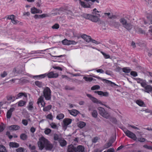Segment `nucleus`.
<instances>
[{
  "instance_id": "nucleus-9",
  "label": "nucleus",
  "mask_w": 152,
  "mask_h": 152,
  "mask_svg": "<svg viewBox=\"0 0 152 152\" xmlns=\"http://www.w3.org/2000/svg\"><path fill=\"white\" fill-rule=\"evenodd\" d=\"M72 121V120L69 118H65L63 121L64 123L63 128L64 130L66 129V126L70 124Z\"/></svg>"
},
{
  "instance_id": "nucleus-31",
  "label": "nucleus",
  "mask_w": 152,
  "mask_h": 152,
  "mask_svg": "<svg viewBox=\"0 0 152 152\" xmlns=\"http://www.w3.org/2000/svg\"><path fill=\"white\" fill-rule=\"evenodd\" d=\"M0 152H7L5 147L2 145H0Z\"/></svg>"
},
{
  "instance_id": "nucleus-38",
  "label": "nucleus",
  "mask_w": 152,
  "mask_h": 152,
  "mask_svg": "<svg viewBox=\"0 0 152 152\" xmlns=\"http://www.w3.org/2000/svg\"><path fill=\"white\" fill-rule=\"evenodd\" d=\"M83 78L86 81L90 82L93 80V78L91 77H88L84 76V77Z\"/></svg>"
},
{
  "instance_id": "nucleus-43",
  "label": "nucleus",
  "mask_w": 152,
  "mask_h": 152,
  "mask_svg": "<svg viewBox=\"0 0 152 152\" xmlns=\"http://www.w3.org/2000/svg\"><path fill=\"white\" fill-rule=\"evenodd\" d=\"M40 51L37 50V51H32L31 52L29 53V55H32L35 54L39 53H40Z\"/></svg>"
},
{
  "instance_id": "nucleus-53",
  "label": "nucleus",
  "mask_w": 152,
  "mask_h": 152,
  "mask_svg": "<svg viewBox=\"0 0 152 152\" xmlns=\"http://www.w3.org/2000/svg\"><path fill=\"white\" fill-rule=\"evenodd\" d=\"M137 81V82L138 83H139L141 84L142 81V80H143L141 79L140 78H136L135 79Z\"/></svg>"
},
{
  "instance_id": "nucleus-46",
  "label": "nucleus",
  "mask_w": 152,
  "mask_h": 152,
  "mask_svg": "<svg viewBox=\"0 0 152 152\" xmlns=\"http://www.w3.org/2000/svg\"><path fill=\"white\" fill-rule=\"evenodd\" d=\"M50 126L53 129H56L57 128V125L55 123H51L50 124Z\"/></svg>"
},
{
  "instance_id": "nucleus-52",
  "label": "nucleus",
  "mask_w": 152,
  "mask_h": 152,
  "mask_svg": "<svg viewBox=\"0 0 152 152\" xmlns=\"http://www.w3.org/2000/svg\"><path fill=\"white\" fill-rule=\"evenodd\" d=\"M143 147L146 148L148 149L152 150V147L151 146H149L146 145H144Z\"/></svg>"
},
{
  "instance_id": "nucleus-54",
  "label": "nucleus",
  "mask_w": 152,
  "mask_h": 152,
  "mask_svg": "<svg viewBox=\"0 0 152 152\" xmlns=\"http://www.w3.org/2000/svg\"><path fill=\"white\" fill-rule=\"evenodd\" d=\"M47 118L50 120H52L53 116L51 114H50L47 115Z\"/></svg>"
},
{
  "instance_id": "nucleus-21",
  "label": "nucleus",
  "mask_w": 152,
  "mask_h": 152,
  "mask_svg": "<svg viewBox=\"0 0 152 152\" xmlns=\"http://www.w3.org/2000/svg\"><path fill=\"white\" fill-rule=\"evenodd\" d=\"M9 146L11 148H17L19 146V144L15 142H10L9 143Z\"/></svg>"
},
{
  "instance_id": "nucleus-48",
  "label": "nucleus",
  "mask_w": 152,
  "mask_h": 152,
  "mask_svg": "<svg viewBox=\"0 0 152 152\" xmlns=\"http://www.w3.org/2000/svg\"><path fill=\"white\" fill-rule=\"evenodd\" d=\"M130 74L134 77L137 76V72L135 71H132L131 72Z\"/></svg>"
},
{
  "instance_id": "nucleus-64",
  "label": "nucleus",
  "mask_w": 152,
  "mask_h": 152,
  "mask_svg": "<svg viewBox=\"0 0 152 152\" xmlns=\"http://www.w3.org/2000/svg\"><path fill=\"white\" fill-rule=\"evenodd\" d=\"M30 14V13L29 12H25L23 13V15H26L27 16H29Z\"/></svg>"
},
{
  "instance_id": "nucleus-49",
  "label": "nucleus",
  "mask_w": 152,
  "mask_h": 152,
  "mask_svg": "<svg viewBox=\"0 0 152 152\" xmlns=\"http://www.w3.org/2000/svg\"><path fill=\"white\" fill-rule=\"evenodd\" d=\"M59 25L58 24H56L52 26V28L53 29H58L59 28Z\"/></svg>"
},
{
  "instance_id": "nucleus-23",
  "label": "nucleus",
  "mask_w": 152,
  "mask_h": 152,
  "mask_svg": "<svg viewBox=\"0 0 152 152\" xmlns=\"http://www.w3.org/2000/svg\"><path fill=\"white\" fill-rule=\"evenodd\" d=\"M7 99L8 101L10 102H13L16 99L15 97L12 96H7Z\"/></svg>"
},
{
  "instance_id": "nucleus-13",
  "label": "nucleus",
  "mask_w": 152,
  "mask_h": 152,
  "mask_svg": "<svg viewBox=\"0 0 152 152\" xmlns=\"http://www.w3.org/2000/svg\"><path fill=\"white\" fill-rule=\"evenodd\" d=\"M37 104L39 105L40 104L42 107H44L45 106V103L44 101V98L43 97L41 96L39 97L37 101Z\"/></svg>"
},
{
  "instance_id": "nucleus-28",
  "label": "nucleus",
  "mask_w": 152,
  "mask_h": 152,
  "mask_svg": "<svg viewBox=\"0 0 152 152\" xmlns=\"http://www.w3.org/2000/svg\"><path fill=\"white\" fill-rule=\"evenodd\" d=\"M35 84L39 87H41L43 86V84L41 82L37 81L35 82Z\"/></svg>"
},
{
  "instance_id": "nucleus-37",
  "label": "nucleus",
  "mask_w": 152,
  "mask_h": 152,
  "mask_svg": "<svg viewBox=\"0 0 152 152\" xmlns=\"http://www.w3.org/2000/svg\"><path fill=\"white\" fill-rule=\"evenodd\" d=\"M101 53L103 55L105 58L107 59L110 58V56L109 55L107 54L102 51H101Z\"/></svg>"
},
{
  "instance_id": "nucleus-30",
  "label": "nucleus",
  "mask_w": 152,
  "mask_h": 152,
  "mask_svg": "<svg viewBox=\"0 0 152 152\" xmlns=\"http://www.w3.org/2000/svg\"><path fill=\"white\" fill-rule=\"evenodd\" d=\"M26 102L22 100H20L18 102V105L19 106H24L26 103Z\"/></svg>"
},
{
  "instance_id": "nucleus-7",
  "label": "nucleus",
  "mask_w": 152,
  "mask_h": 152,
  "mask_svg": "<svg viewBox=\"0 0 152 152\" xmlns=\"http://www.w3.org/2000/svg\"><path fill=\"white\" fill-rule=\"evenodd\" d=\"M86 95L93 102L97 104L104 105L100 100H98L96 98L93 97L91 94H86Z\"/></svg>"
},
{
  "instance_id": "nucleus-18",
  "label": "nucleus",
  "mask_w": 152,
  "mask_h": 152,
  "mask_svg": "<svg viewBox=\"0 0 152 152\" xmlns=\"http://www.w3.org/2000/svg\"><path fill=\"white\" fill-rule=\"evenodd\" d=\"M93 76L95 78H96L97 79H100L102 80L103 82H104L105 83H107L110 84H113L114 85H116L114 83L112 82L109 80H107L103 79L102 78L98 77V76Z\"/></svg>"
},
{
  "instance_id": "nucleus-32",
  "label": "nucleus",
  "mask_w": 152,
  "mask_h": 152,
  "mask_svg": "<svg viewBox=\"0 0 152 152\" xmlns=\"http://www.w3.org/2000/svg\"><path fill=\"white\" fill-rule=\"evenodd\" d=\"M123 71L126 73H129L131 69L128 67H125L122 69Z\"/></svg>"
},
{
  "instance_id": "nucleus-39",
  "label": "nucleus",
  "mask_w": 152,
  "mask_h": 152,
  "mask_svg": "<svg viewBox=\"0 0 152 152\" xmlns=\"http://www.w3.org/2000/svg\"><path fill=\"white\" fill-rule=\"evenodd\" d=\"M64 117V115L62 113H60L58 114L56 117V118L58 120H60L63 119Z\"/></svg>"
},
{
  "instance_id": "nucleus-27",
  "label": "nucleus",
  "mask_w": 152,
  "mask_h": 152,
  "mask_svg": "<svg viewBox=\"0 0 152 152\" xmlns=\"http://www.w3.org/2000/svg\"><path fill=\"white\" fill-rule=\"evenodd\" d=\"M86 125V123L82 121H80L77 124L78 126L80 128H83Z\"/></svg>"
},
{
  "instance_id": "nucleus-8",
  "label": "nucleus",
  "mask_w": 152,
  "mask_h": 152,
  "mask_svg": "<svg viewBox=\"0 0 152 152\" xmlns=\"http://www.w3.org/2000/svg\"><path fill=\"white\" fill-rule=\"evenodd\" d=\"M99 17L100 14H96V15L90 16L89 19L93 22H97L100 20V18L98 17Z\"/></svg>"
},
{
  "instance_id": "nucleus-22",
  "label": "nucleus",
  "mask_w": 152,
  "mask_h": 152,
  "mask_svg": "<svg viewBox=\"0 0 152 152\" xmlns=\"http://www.w3.org/2000/svg\"><path fill=\"white\" fill-rule=\"evenodd\" d=\"M58 142L61 146L63 147L66 145V141L63 139L61 138Z\"/></svg>"
},
{
  "instance_id": "nucleus-16",
  "label": "nucleus",
  "mask_w": 152,
  "mask_h": 152,
  "mask_svg": "<svg viewBox=\"0 0 152 152\" xmlns=\"http://www.w3.org/2000/svg\"><path fill=\"white\" fill-rule=\"evenodd\" d=\"M81 37L86 42H89L91 41V38L90 36L84 34L81 35Z\"/></svg>"
},
{
  "instance_id": "nucleus-44",
  "label": "nucleus",
  "mask_w": 152,
  "mask_h": 152,
  "mask_svg": "<svg viewBox=\"0 0 152 152\" xmlns=\"http://www.w3.org/2000/svg\"><path fill=\"white\" fill-rule=\"evenodd\" d=\"M140 84L142 86L145 88L146 85V82L145 80H143Z\"/></svg>"
},
{
  "instance_id": "nucleus-42",
  "label": "nucleus",
  "mask_w": 152,
  "mask_h": 152,
  "mask_svg": "<svg viewBox=\"0 0 152 152\" xmlns=\"http://www.w3.org/2000/svg\"><path fill=\"white\" fill-rule=\"evenodd\" d=\"M51 132V130L48 128H46L45 129L44 132L46 134L48 135L50 134Z\"/></svg>"
},
{
  "instance_id": "nucleus-19",
  "label": "nucleus",
  "mask_w": 152,
  "mask_h": 152,
  "mask_svg": "<svg viewBox=\"0 0 152 152\" xmlns=\"http://www.w3.org/2000/svg\"><path fill=\"white\" fill-rule=\"evenodd\" d=\"M68 111L71 115L75 116H76L80 113L78 111L76 110H68Z\"/></svg>"
},
{
  "instance_id": "nucleus-6",
  "label": "nucleus",
  "mask_w": 152,
  "mask_h": 152,
  "mask_svg": "<svg viewBox=\"0 0 152 152\" xmlns=\"http://www.w3.org/2000/svg\"><path fill=\"white\" fill-rule=\"evenodd\" d=\"M120 22L123 26L126 29L129 30L131 29L132 26L130 24L128 23L126 20L124 18H121L120 20Z\"/></svg>"
},
{
  "instance_id": "nucleus-41",
  "label": "nucleus",
  "mask_w": 152,
  "mask_h": 152,
  "mask_svg": "<svg viewBox=\"0 0 152 152\" xmlns=\"http://www.w3.org/2000/svg\"><path fill=\"white\" fill-rule=\"evenodd\" d=\"M54 139L55 140H57L58 141H59L61 139V138H59L58 135L56 134H55L54 135Z\"/></svg>"
},
{
  "instance_id": "nucleus-20",
  "label": "nucleus",
  "mask_w": 152,
  "mask_h": 152,
  "mask_svg": "<svg viewBox=\"0 0 152 152\" xmlns=\"http://www.w3.org/2000/svg\"><path fill=\"white\" fill-rule=\"evenodd\" d=\"M14 108H11L7 112V118H10L12 115V112L14 110Z\"/></svg>"
},
{
  "instance_id": "nucleus-45",
  "label": "nucleus",
  "mask_w": 152,
  "mask_h": 152,
  "mask_svg": "<svg viewBox=\"0 0 152 152\" xmlns=\"http://www.w3.org/2000/svg\"><path fill=\"white\" fill-rule=\"evenodd\" d=\"M7 75L6 72L4 71L1 74V77L4 78Z\"/></svg>"
},
{
  "instance_id": "nucleus-29",
  "label": "nucleus",
  "mask_w": 152,
  "mask_h": 152,
  "mask_svg": "<svg viewBox=\"0 0 152 152\" xmlns=\"http://www.w3.org/2000/svg\"><path fill=\"white\" fill-rule=\"evenodd\" d=\"M52 108V105H49L48 106L44 107L43 108V110L44 111H47L50 110Z\"/></svg>"
},
{
  "instance_id": "nucleus-33",
  "label": "nucleus",
  "mask_w": 152,
  "mask_h": 152,
  "mask_svg": "<svg viewBox=\"0 0 152 152\" xmlns=\"http://www.w3.org/2000/svg\"><path fill=\"white\" fill-rule=\"evenodd\" d=\"M33 102H30L29 103V105L28 106V110H31L33 108Z\"/></svg>"
},
{
  "instance_id": "nucleus-25",
  "label": "nucleus",
  "mask_w": 152,
  "mask_h": 152,
  "mask_svg": "<svg viewBox=\"0 0 152 152\" xmlns=\"http://www.w3.org/2000/svg\"><path fill=\"white\" fill-rule=\"evenodd\" d=\"M47 75L46 74V73H45L44 74H41L38 75H36L34 76L33 77H37L38 79H40L42 78H43L47 76Z\"/></svg>"
},
{
  "instance_id": "nucleus-10",
  "label": "nucleus",
  "mask_w": 152,
  "mask_h": 152,
  "mask_svg": "<svg viewBox=\"0 0 152 152\" xmlns=\"http://www.w3.org/2000/svg\"><path fill=\"white\" fill-rule=\"evenodd\" d=\"M62 43L64 45H69L71 44L75 45L77 42L74 41H69L66 39H65L62 41Z\"/></svg>"
},
{
  "instance_id": "nucleus-56",
  "label": "nucleus",
  "mask_w": 152,
  "mask_h": 152,
  "mask_svg": "<svg viewBox=\"0 0 152 152\" xmlns=\"http://www.w3.org/2000/svg\"><path fill=\"white\" fill-rule=\"evenodd\" d=\"M35 130H36V129L33 127H31V128L30 129V131L32 133L34 132L35 131Z\"/></svg>"
},
{
  "instance_id": "nucleus-24",
  "label": "nucleus",
  "mask_w": 152,
  "mask_h": 152,
  "mask_svg": "<svg viewBox=\"0 0 152 152\" xmlns=\"http://www.w3.org/2000/svg\"><path fill=\"white\" fill-rule=\"evenodd\" d=\"M136 103L139 106L142 107H145V104L143 102L140 100H138L136 101Z\"/></svg>"
},
{
  "instance_id": "nucleus-3",
  "label": "nucleus",
  "mask_w": 152,
  "mask_h": 152,
  "mask_svg": "<svg viewBox=\"0 0 152 152\" xmlns=\"http://www.w3.org/2000/svg\"><path fill=\"white\" fill-rule=\"evenodd\" d=\"M98 109L99 114L102 116L107 119L110 117L109 114L105 110L104 108L100 107H99Z\"/></svg>"
},
{
  "instance_id": "nucleus-50",
  "label": "nucleus",
  "mask_w": 152,
  "mask_h": 152,
  "mask_svg": "<svg viewBox=\"0 0 152 152\" xmlns=\"http://www.w3.org/2000/svg\"><path fill=\"white\" fill-rule=\"evenodd\" d=\"M22 123L25 126H26L28 124L27 120L25 119L23 120L22 121Z\"/></svg>"
},
{
  "instance_id": "nucleus-55",
  "label": "nucleus",
  "mask_w": 152,
  "mask_h": 152,
  "mask_svg": "<svg viewBox=\"0 0 152 152\" xmlns=\"http://www.w3.org/2000/svg\"><path fill=\"white\" fill-rule=\"evenodd\" d=\"M137 140L140 142H143L145 141V139L142 137L138 138Z\"/></svg>"
},
{
  "instance_id": "nucleus-47",
  "label": "nucleus",
  "mask_w": 152,
  "mask_h": 152,
  "mask_svg": "<svg viewBox=\"0 0 152 152\" xmlns=\"http://www.w3.org/2000/svg\"><path fill=\"white\" fill-rule=\"evenodd\" d=\"M142 111H145L146 113H150L152 115V111L148 110V109H146L145 110H141Z\"/></svg>"
},
{
  "instance_id": "nucleus-5",
  "label": "nucleus",
  "mask_w": 152,
  "mask_h": 152,
  "mask_svg": "<svg viewBox=\"0 0 152 152\" xmlns=\"http://www.w3.org/2000/svg\"><path fill=\"white\" fill-rule=\"evenodd\" d=\"M44 97L46 100H49L51 98L50 90L48 87H46L43 91Z\"/></svg>"
},
{
  "instance_id": "nucleus-4",
  "label": "nucleus",
  "mask_w": 152,
  "mask_h": 152,
  "mask_svg": "<svg viewBox=\"0 0 152 152\" xmlns=\"http://www.w3.org/2000/svg\"><path fill=\"white\" fill-rule=\"evenodd\" d=\"M123 131L124 133L128 137L134 140H137V137L134 134L126 129H124Z\"/></svg>"
},
{
  "instance_id": "nucleus-26",
  "label": "nucleus",
  "mask_w": 152,
  "mask_h": 152,
  "mask_svg": "<svg viewBox=\"0 0 152 152\" xmlns=\"http://www.w3.org/2000/svg\"><path fill=\"white\" fill-rule=\"evenodd\" d=\"M22 96L26 98L27 97V95L23 93H20L18 94L15 97L16 99H17L21 98Z\"/></svg>"
},
{
  "instance_id": "nucleus-14",
  "label": "nucleus",
  "mask_w": 152,
  "mask_h": 152,
  "mask_svg": "<svg viewBox=\"0 0 152 152\" xmlns=\"http://www.w3.org/2000/svg\"><path fill=\"white\" fill-rule=\"evenodd\" d=\"M8 19L11 20L12 23L13 24H16L18 23V21L16 20L15 16L13 15L8 16Z\"/></svg>"
},
{
  "instance_id": "nucleus-63",
  "label": "nucleus",
  "mask_w": 152,
  "mask_h": 152,
  "mask_svg": "<svg viewBox=\"0 0 152 152\" xmlns=\"http://www.w3.org/2000/svg\"><path fill=\"white\" fill-rule=\"evenodd\" d=\"M40 18H43L47 17L48 16L46 14H43L41 15H40Z\"/></svg>"
},
{
  "instance_id": "nucleus-11",
  "label": "nucleus",
  "mask_w": 152,
  "mask_h": 152,
  "mask_svg": "<svg viewBox=\"0 0 152 152\" xmlns=\"http://www.w3.org/2000/svg\"><path fill=\"white\" fill-rule=\"evenodd\" d=\"M94 92L95 93L97 94L98 95L101 96L107 97L109 95V93L107 92H103L101 91H95Z\"/></svg>"
},
{
  "instance_id": "nucleus-57",
  "label": "nucleus",
  "mask_w": 152,
  "mask_h": 152,
  "mask_svg": "<svg viewBox=\"0 0 152 152\" xmlns=\"http://www.w3.org/2000/svg\"><path fill=\"white\" fill-rule=\"evenodd\" d=\"M115 151L114 149L113 148H110L107 150L106 152H114Z\"/></svg>"
},
{
  "instance_id": "nucleus-17",
  "label": "nucleus",
  "mask_w": 152,
  "mask_h": 152,
  "mask_svg": "<svg viewBox=\"0 0 152 152\" xmlns=\"http://www.w3.org/2000/svg\"><path fill=\"white\" fill-rule=\"evenodd\" d=\"M20 127L17 125H12L9 127L8 129L12 131H16L19 129Z\"/></svg>"
},
{
  "instance_id": "nucleus-12",
  "label": "nucleus",
  "mask_w": 152,
  "mask_h": 152,
  "mask_svg": "<svg viewBox=\"0 0 152 152\" xmlns=\"http://www.w3.org/2000/svg\"><path fill=\"white\" fill-rule=\"evenodd\" d=\"M47 76L49 78H56L57 77L58 75V73H54L53 72H51L48 73H46Z\"/></svg>"
},
{
  "instance_id": "nucleus-61",
  "label": "nucleus",
  "mask_w": 152,
  "mask_h": 152,
  "mask_svg": "<svg viewBox=\"0 0 152 152\" xmlns=\"http://www.w3.org/2000/svg\"><path fill=\"white\" fill-rule=\"evenodd\" d=\"M98 140V137H95L93 139L92 141L93 142L96 143L97 142Z\"/></svg>"
},
{
  "instance_id": "nucleus-51",
  "label": "nucleus",
  "mask_w": 152,
  "mask_h": 152,
  "mask_svg": "<svg viewBox=\"0 0 152 152\" xmlns=\"http://www.w3.org/2000/svg\"><path fill=\"white\" fill-rule=\"evenodd\" d=\"M17 152H23V148H19L16 149Z\"/></svg>"
},
{
  "instance_id": "nucleus-60",
  "label": "nucleus",
  "mask_w": 152,
  "mask_h": 152,
  "mask_svg": "<svg viewBox=\"0 0 152 152\" xmlns=\"http://www.w3.org/2000/svg\"><path fill=\"white\" fill-rule=\"evenodd\" d=\"M53 68L55 69H58L60 71H62V69L59 66H54Z\"/></svg>"
},
{
  "instance_id": "nucleus-15",
  "label": "nucleus",
  "mask_w": 152,
  "mask_h": 152,
  "mask_svg": "<svg viewBox=\"0 0 152 152\" xmlns=\"http://www.w3.org/2000/svg\"><path fill=\"white\" fill-rule=\"evenodd\" d=\"M31 13L34 14L36 13H41L42 11L41 10L37 9L34 7L31 8Z\"/></svg>"
},
{
  "instance_id": "nucleus-2",
  "label": "nucleus",
  "mask_w": 152,
  "mask_h": 152,
  "mask_svg": "<svg viewBox=\"0 0 152 152\" xmlns=\"http://www.w3.org/2000/svg\"><path fill=\"white\" fill-rule=\"evenodd\" d=\"M84 147L82 145L78 146L76 149L73 145H71L68 146V152H85Z\"/></svg>"
},
{
  "instance_id": "nucleus-40",
  "label": "nucleus",
  "mask_w": 152,
  "mask_h": 152,
  "mask_svg": "<svg viewBox=\"0 0 152 152\" xmlns=\"http://www.w3.org/2000/svg\"><path fill=\"white\" fill-rule=\"evenodd\" d=\"M5 127V125L3 123H1L0 125V132L2 131Z\"/></svg>"
},
{
  "instance_id": "nucleus-59",
  "label": "nucleus",
  "mask_w": 152,
  "mask_h": 152,
  "mask_svg": "<svg viewBox=\"0 0 152 152\" xmlns=\"http://www.w3.org/2000/svg\"><path fill=\"white\" fill-rule=\"evenodd\" d=\"M97 72H99L101 73H103L104 72V71L102 69H98L96 70Z\"/></svg>"
},
{
  "instance_id": "nucleus-1",
  "label": "nucleus",
  "mask_w": 152,
  "mask_h": 152,
  "mask_svg": "<svg viewBox=\"0 0 152 152\" xmlns=\"http://www.w3.org/2000/svg\"><path fill=\"white\" fill-rule=\"evenodd\" d=\"M37 144L39 149L41 150H42L44 148L47 150H51L53 148V145L43 136L39 138Z\"/></svg>"
},
{
  "instance_id": "nucleus-36",
  "label": "nucleus",
  "mask_w": 152,
  "mask_h": 152,
  "mask_svg": "<svg viewBox=\"0 0 152 152\" xmlns=\"http://www.w3.org/2000/svg\"><path fill=\"white\" fill-rule=\"evenodd\" d=\"M100 88V87L99 86L96 85L93 86L91 88V89L92 90H98Z\"/></svg>"
},
{
  "instance_id": "nucleus-58",
  "label": "nucleus",
  "mask_w": 152,
  "mask_h": 152,
  "mask_svg": "<svg viewBox=\"0 0 152 152\" xmlns=\"http://www.w3.org/2000/svg\"><path fill=\"white\" fill-rule=\"evenodd\" d=\"M29 148L31 149V150H34L35 149L36 147L34 145H29Z\"/></svg>"
},
{
  "instance_id": "nucleus-35",
  "label": "nucleus",
  "mask_w": 152,
  "mask_h": 152,
  "mask_svg": "<svg viewBox=\"0 0 152 152\" xmlns=\"http://www.w3.org/2000/svg\"><path fill=\"white\" fill-rule=\"evenodd\" d=\"M98 113L96 110H94L92 113V115L93 117L94 118H96L97 117Z\"/></svg>"
},
{
  "instance_id": "nucleus-34",
  "label": "nucleus",
  "mask_w": 152,
  "mask_h": 152,
  "mask_svg": "<svg viewBox=\"0 0 152 152\" xmlns=\"http://www.w3.org/2000/svg\"><path fill=\"white\" fill-rule=\"evenodd\" d=\"M20 138L21 139L25 140L27 138V136L25 134H22L20 135Z\"/></svg>"
},
{
  "instance_id": "nucleus-62",
  "label": "nucleus",
  "mask_w": 152,
  "mask_h": 152,
  "mask_svg": "<svg viewBox=\"0 0 152 152\" xmlns=\"http://www.w3.org/2000/svg\"><path fill=\"white\" fill-rule=\"evenodd\" d=\"M100 12L99 11H98L97 9H96V8H94L93 10V12H92V13L93 14H96V12Z\"/></svg>"
}]
</instances>
